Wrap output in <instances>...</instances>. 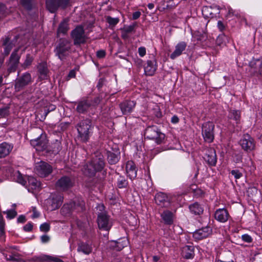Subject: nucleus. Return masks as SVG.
I'll return each instance as SVG.
<instances>
[{"mask_svg":"<svg viewBox=\"0 0 262 262\" xmlns=\"http://www.w3.org/2000/svg\"><path fill=\"white\" fill-rule=\"evenodd\" d=\"M92 129L91 122L89 120H83L78 124V136L82 142L89 140Z\"/></svg>","mask_w":262,"mask_h":262,"instance_id":"nucleus-2","label":"nucleus"},{"mask_svg":"<svg viewBox=\"0 0 262 262\" xmlns=\"http://www.w3.org/2000/svg\"><path fill=\"white\" fill-rule=\"evenodd\" d=\"M217 27L220 31H223L225 29V25L221 20H219L217 22Z\"/></svg>","mask_w":262,"mask_h":262,"instance_id":"nucleus-59","label":"nucleus"},{"mask_svg":"<svg viewBox=\"0 0 262 262\" xmlns=\"http://www.w3.org/2000/svg\"><path fill=\"white\" fill-rule=\"evenodd\" d=\"M106 21L111 28L115 27L120 21L118 17H112L110 16L106 17Z\"/></svg>","mask_w":262,"mask_h":262,"instance_id":"nucleus-37","label":"nucleus"},{"mask_svg":"<svg viewBox=\"0 0 262 262\" xmlns=\"http://www.w3.org/2000/svg\"><path fill=\"white\" fill-rule=\"evenodd\" d=\"M47 259L50 260L55 262H64L62 260L56 256H47Z\"/></svg>","mask_w":262,"mask_h":262,"instance_id":"nucleus-55","label":"nucleus"},{"mask_svg":"<svg viewBox=\"0 0 262 262\" xmlns=\"http://www.w3.org/2000/svg\"><path fill=\"white\" fill-rule=\"evenodd\" d=\"M239 143L245 150L251 151L254 149L255 144L253 139L248 134L244 135Z\"/></svg>","mask_w":262,"mask_h":262,"instance_id":"nucleus-13","label":"nucleus"},{"mask_svg":"<svg viewBox=\"0 0 262 262\" xmlns=\"http://www.w3.org/2000/svg\"><path fill=\"white\" fill-rule=\"evenodd\" d=\"M63 202V196L57 193H52L46 200V204L48 210L53 211L60 207Z\"/></svg>","mask_w":262,"mask_h":262,"instance_id":"nucleus-4","label":"nucleus"},{"mask_svg":"<svg viewBox=\"0 0 262 262\" xmlns=\"http://www.w3.org/2000/svg\"><path fill=\"white\" fill-rule=\"evenodd\" d=\"M105 56V52L104 50H99L97 52V56L99 58H103Z\"/></svg>","mask_w":262,"mask_h":262,"instance_id":"nucleus-60","label":"nucleus"},{"mask_svg":"<svg viewBox=\"0 0 262 262\" xmlns=\"http://www.w3.org/2000/svg\"><path fill=\"white\" fill-rule=\"evenodd\" d=\"M71 36L74 40L75 45H80L84 43L86 40L83 28L82 26H77L71 32Z\"/></svg>","mask_w":262,"mask_h":262,"instance_id":"nucleus-7","label":"nucleus"},{"mask_svg":"<svg viewBox=\"0 0 262 262\" xmlns=\"http://www.w3.org/2000/svg\"><path fill=\"white\" fill-rule=\"evenodd\" d=\"M136 23H134L129 26H125L122 29L123 32H125L126 33H129L133 32L135 28L136 27Z\"/></svg>","mask_w":262,"mask_h":262,"instance_id":"nucleus-43","label":"nucleus"},{"mask_svg":"<svg viewBox=\"0 0 262 262\" xmlns=\"http://www.w3.org/2000/svg\"><path fill=\"white\" fill-rule=\"evenodd\" d=\"M136 105L134 101H125L119 105L123 115H127L130 113Z\"/></svg>","mask_w":262,"mask_h":262,"instance_id":"nucleus-19","label":"nucleus"},{"mask_svg":"<svg viewBox=\"0 0 262 262\" xmlns=\"http://www.w3.org/2000/svg\"><path fill=\"white\" fill-rule=\"evenodd\" d=\"M138 53L141 57H143L146 54V49L144 47H140L138 49Z\"/></svg>","mask_w":262,"mask_h":262,"instance_id":"nucleus-58","label":"nucleus"},{"mask_svg":"<svg viewBox=\"0 0 262 262\" xmlns=\"http://www.w3.org/2000/svg\"><path fill=\"white\" fill-rule=\"evenodd\" d=\"M47 259L50 260L55 262H64L62 260L56 256H47Z\"/></svg>","mask_w":262,"mask_h":262,"instance_id":"nucleus-53","label":"nucleus"},{"mask_svg":"<svg viewBox=\"0 0 262 262\" xmlns=\"http://www.w3.org/2000/svg\"><path fill=\"white\" fill-rule=\"evenodd\" d=\"M229 216L228 211L224 208L217 209L214 213V218L221 223L227 222Z\"/></svg>","mask_w":262,"mask_h":262,"instance_id":"nucleus-18","label":"nucleus"},{"mask_svg":"<svg viewBox=\"0 0 262 262\" xmlns=\"http://www.w3.org/2000/svg\"><path fill=\"white\" fill-rule=\"evenodd\" d=\"M71 42L67 39H62L56 48V54L60 60H63L69 55Z\"/></svg>","mask_w":262,"mask_h":262,"instance_id":"nucleus-5","label":"nucleus"},{"mask_svg":"<svg viewBox=\"0 0 262 262\" xmlns=\"http://www.w3.org/2000/svg\"><path fill=\"white\" fill-rule=\"evenodd\" d=\"M31 81V76L29 73H26L21 77L17 79L15 84L16 91H19L26 85L29 84Z\"/></svg>","mask_w":262,"mask_h":262,"instance_id":"nucleus-14","label":"nucleus"},{"mask_svg":"<svg viewBox=\"0 0 262 262\" xmlns=\"http://www.w3.org/2000/svg\"><path fill=\"white\" fill-rule=\"evenodd\" d=\"M108 161L111 164H115L119 161V156L112 152H109L107 156Z\"/></svg>","mask_w":262,"mask_h":262,"instance_id":"nucleus-38","label":"nucleus"},{"mask_svg":"<svg viewBox=\"0 0 262 262\" xmlns=\"http://www.w3.org/2000/svg\"><path fill=\"white\" fill-rule=\"evenodd\" d=\"M30 143L36 150L42 151L47 148L48 141L46 135L41 133L39 137L31 140Z\"/></svg>","mask_w":262,"mask_h":262,"instance_id":"nucleus-10","label":"nucleus"},{"mask_svg":"<svg viewBox=\"0 0 262 262\" xmlns=\"http://www.w3.org/2000/svg\"><path fill=\"white\" fill-rule=\"evenodd\" d=\"M33 61V58L30 55H27L26 59L24 63V66L27 67L29 66Z\"/></svg>","mask_w":262,"mask_h":262,"instance_id":"nucleus-46","label":"nucleus"},{"mask_svg":"<svg viewBox=\"0 0 262 262\" xmlns=\"http://www.w3.org/2000/svg\"><path fill=\"white\" fill-rule=\"evenodd\" d=\"M189 210L192 213L199 215L203 212V208L198 203H194L189 206Z\"/></svg>","mask_w":262,"mask_h":262,"instance_id":"nucleus-31","label":"nucleus"},{"mask_svg":"<svg viewBox=\"0 0 262 262\" xmlns=\"http://www.w3.org/2000/svg\"><path fill=\"white\" fill-rule=\"evenodd\" d=\"M141 13L139 11H136L133 14V19L136 20L140 17Z\"/></svg>","mask_w":262,"mask_h":262,"instance_id":"nucleus-62","label":"nucleus"},{"mask_svg":"<svg viewBox=\"0 0 262 262\" xmlns=\"http://www.w3.org/2000/svg\"><path fill=\"white\" fill-rule=\"evenodd\" d=\"M52 167L48 163L40 161L36 163L34 170L35 173L40 177H45L52 171Z\"/></svg>","mask_w":262,"mask_h":262,"instance_id":"nucleus-6","label":"nucleus"},{"mask_svg":"<svg viewBox=\"0 0 262 262\" xmlns=\"http://www.w3.org/2000/svg\"><path fill=\"white\" fill-rule=\"evenodd\" d=\"M47 259L50 260L55 262H64L62 260L56 256H47Z\"/></svg>","mask_w":262,"mask_h":262,"instance_id":"nucleus-52","label":"nucleus"},{"mask_svg":"<svg viewBox=\"0 0 262 262\" xmlns=\"http://www.w3.org/2000/svg\"><path fill=\"white\" fill-rule=\"evenodd\" d=\"M231 173L236 179H238L241 178L243 174L238 170H232Z\"/></svg>","mask_w":262,"mask_h":262,"instance_id":"nucleus-49","label":"nucleus"},{"mask_svg":"<svg viewBox=\"0 0 262 262\" xmlns=\"http://www.w3.org/2000/svg\"><path fill=\"white\" fill-rule=\"evenodd\" d=\"M93 248L91 244L86 242H80L78 245L77 251L88 255L92 251Z\"/></svg>","mask_w":262,"mask_h":262,"instance_id":"nucleus-27","label":"nucleus"},{"mask_svg":"<svg viewBox=\"0 0 262 262\" xmlns=\"http://www.w3.org/2000/svg\"><path fill=\"white\" fill-rule=\"evenodd\" d=\"M38 70L39 73V78L41 79H47L48 71L46 64H39L38 66Z\"/></svg>","mask_w":262,"mask_h":262,"instance_id":"nucleus-32","label":"nucleus"},{"mask_svg":"<svg viewBox=\"0 0 262 262\" xmlns=\"http://www.w3.org/2000/svg\"><path fill=\"white\" fill-rule=\"evenodd\" d=\"M13 148V145L7 142L0 144V158H4L9 155Z\"/></svg>","mask_w":262,"mask_h":262,"instance_id":"nucleus-23","label":"nucleus"},{"mask_svg":"<svg viewBox=\"0 0 262 262\" xmlns=\"http://www.w3.org/2000/svg\"><path fill=\"white\" fill-rule=\"evenodd\" d=\"M9 114V107H4L0 108V118L6 117Z\"/></svg>","mask_w":262,"mask_h":262,"instance_id":"nucleus-45","label":"nucleus"},{"mask_svg":"<svg viewBox=\"0 0 262 262\" xmlns=\"http://www.w3.org/2000/svg\"><path fill=\"white\" fill-rule=\"evenodd\" d=\"M144 136L147 139L155 140L158 144H160L165 138V135L156 126L147 127L144 132Z\"/></svg>","mask_w":262,"mask_h":262,"instance_id":"nucleus-3","label":"nucleus"},{"mask_svg":"<svg viewBox=\"0 0 262 262\" xmlns=\"http://www.w3.org/2000/svg\"><path fill=\"white\" fill-rule=\"evenodd\" d=\"M69 29V25L68 24V20H64L62 21L59 26L57 33L58 35L61 34L64 35L66 34Z\"/></svg>","mask_w":262,"mask_h":262,"instance_id":"nucleus-35","label":"nucleus"},{"mask_svg":"<svg viewBox=\"0 0 262 262\" xmlns=\"http://www.w3.org/2000/svg\"><path fill=\"white\" fill-rule=\"evenodd\" d=\"M28 176H23L19 171H16L14 175V179L18 183L25 186L27 184Z\"/></svg>","mask_w":262,"mask_h":262,"instance_id":"nucleus-34","label":"nucleus"},{"mask_svg":"<svg viewBox=\"0 0 262 262\" xmlns=\"http://www.w3.org/2000/svg\"><path fill=\"white\" fill-rule=\"evenodd\" d=\"M5 223L3 216L0 215V230H5Z\"/></svg>","mask_w":262,"mask_h":262,"instance_id":"nucleus-57","label":"nucleus"},{"mask_svg":"<svg viewBox=\"0 0 262 262\" xmlns=\"http://www.w3.org/2000/svg\"><path fill=\"white\" fill-rule=\"evenodd\" d=\"M74 181L69 177L63 176L56 183L57 188L63 190H67L73 187Z\"/></svg>","mask_w":262,"mask_h":262,"instance_id":"nucleus-12","label":"nucleus"},{"mask_svg":"<svg viewBox=\"0 0 262 262\" xmlns=\"http://www.w3.org/2000/svg\"><path fill=\"white\" fill-rule=\"evenodd\" d=\"M39 216V213L38 212L35 207L33 208V214L31 215L32 219L37 218Z\"/></svg>","mask_w":262,"mask_h":262,"instance_id":"nucleus-61","label":"nucleus"},{"mask_svg":"<svg viewBox=\"0 0 262 262\" xmlns=\"http://www.w3.org/2000/svg\"><path fill=\"white\" fill-rule=\"evenodd\" d=\"M9 41V38H6L3 45L5 46L4 49V53L6 55H8L12 49V46L10 45H7V43Z\"/></svg>","mask_w":262,"mask_h":262,"instance_id":"nucleus-41","label":"nucleus"},{"mask_svg":"<svg viewBox=\"0 0 262 262\" xmlns=\"http://www.w3.org/2000/svg\"><path fill=\"white\" fill-rule=\"evenodd\" d=\"M47 259L50 260L55 262H64L62 260L56 256H47Z\"/></svg>","mask_w":262,"mask_h":262,"instance_id":"nucleus-54","label":"nucleus"},{"mask_svg":"<svg viewBox=\"0 0 262 262\" xmlns=\"http://www.w3.org/2000/svg\"><path fill=\"white\" fill-rule=\"evenodd\" d=\"M183 256L186 259L192 258L194 256V248L191 246H186L183 248Z\"/></svg>","mask_w":262,"mask_h":262,"instance_id":"nucleus-28","label":"nucleus"},{"mask_svg":"<svg viewBox=\"0 0 262 262\" xmlns=\"http://www.w3.org/2000/svg\"><path fill=\"white\" fill-rule=\"evenodd\" d=\"M33 225L31 223L27 224L24 227V229L25 231L29 232L32 230Z\"/></svg>","mask_w":262,"mask_h":262,"instance_id":"nucleus-56","label":"nucleus"},{"mask_svg":"<svg viewBox=\"0 0 262 262\" xmlns=\"http://www.w3.org/2000/svg\"><path fill=\"white\" fill-rule=\"evenodd\" d=\"M69 2V0H47L46 6L49 11L54 13L59 7L66 8Z\"/></svg>","mask_w":262,"mask_h":262,"instance_id":"nucleus-9","label":"nucleus"},{"mask_svg":"<svg viewBox=\"0 0 262 262\" xmlns=\"http://www.w3.org/2000/svg\"><path fill=\"white\" fill-rule=\"evenodd\" d=\"M17 50L14 51L10 56L9 68L8 69L9 72L15 71L17 67L19 60V56L17 54Z\"/></svg>","mask_w":262,"mask_h":262,"instance_id":"nucleus-22","label":"nucleus"},{"mask_svg":"<svg viewBox=\"0 0 262 262\" xmlns=\"http://www.w3.org/2000/svg\"><path fill=\"white\" fill-rule=\"evenodd\" d=\"M90 106V103L88 101H81L78 103L76 110L79 113H84Z\"/></svg>","mask_w":262,"mask_h":262,"instance_id":"nucleus-29","label":"nucleus"},{"mask_svg":"<svg viewBox=\"0 0 262 262\" xmlns=\"http://www.w3.org/2000/svg\"><path fill=\"white\" fill-rule=\"evenodd\" d=\"M126 171L128 176L130 179L137 177V169L135 163L132 161H128L126 165Z\"/></svg>","mask_w":262,"mask_h":262,"instance_id":"nucleus-25","label":"nucleus"},{"mask_svg":"<svg viewBox=\"0 0 262 262\" xmlns=\"http://www.w3.org/2000/svg\"><path fill=\"white\" fill-rule=\"evenodd\" d=\"M228 117L230 119L234 120L236 124H238L240 123L241 112L237 110H231L229 113Z\"/></svg>","mask_w":262,"mask_h":262,"instance_id":"nucleus-33","label":"nucleus"},{"mask_svg":"<svg viewBox=\"0 0 262 262\" xmlns=\"http://www.w3.org/2000/svg\"><path fill=\"white\" fill-rule=\"evenodd\" d=\"M50 226L48 223H45L40 226V230L43 232H48L50 230Z\"/></svg>","mask_w":262,"mask_h":262,"instance_id":"nucleus-47","label":"nucleus"},{"mask_svg":"<svg viewBox=\"0 0 262 262\" xmlns=\"http://www.w3.org/2000/svg\"><path fill=\"white\" fill-rule=\"evenodd\" d=\"M5 239V230H0V240L4 241Z\"/></svg>","mask_w":262,"mask_h":262,"instance_id":"nucleus-64","label":"nucleus"},{"mask_svg":"<svg viewBox=\"0 0 262 262\" xmlns=\"http://www.w3.org/2000/svg\"><path fill=\"white\" fill-rule=\"evenodd\" d=\"M250 71L253 75H259L262 69V60L259 59H252L249 62Z\"/></svg>","mask_w":262,"mask_h":262,"instance_id":"nucleus-15","label":"nucleus"},{"mask_svg":"<svg viewBox=\"0 0 262 262\" xmlns=\"http://www.w3.org/2000/svg\"><path fill=\"white\" fill-rule=\"evenodd\" d=\"M214 125L212 122H206L203 125L202 135L206 142L211 143L213 141L214 139Z\"/></svg>","mask_w":262,"mask_h":262,"instance_id":"nucleus-8","label":"nucleus"},{"mask_svg":"<svg viewBox=\"0 0 262 262\" xmlns=\"http://www.w3.org/2000/svg\"><path fill=\"white\" fill-rule=\"evenodd\" d=\"M156 69V61L155 60H148L146 65L144 67V72L146 75L152 76L154 74Z\"/></svg>","mask_w":262,"mask_h":262,"instance_id":"nucleus-26","label":"nucleus"},{"mask_svg":"<svg viewBox=\"0 0 262 262\" xmlns=\"http://www.w3.org/2000/svg\"><path fill=\"white\" fill-rule=\"evenodd\" d=\"M104 162L103 156L99 152L95 154L92 161L85 166L83 173L86 176L92 177L97 171H101L104 167Z\"/></svg>","mask_w":262,"mask_h":262,"instance_id":"nucleus-1","label":"nucleus"},{"mask_svg":"<svg viewBox=\"0 0 262 262\" xmlns=\"http://www.w3.org/2000/svg\"><path fill=\"white\" fill-rule=\"evenodd\" d=\"M241 238L243 241L248 243H250L252 242V238L248 234L242 235Z\"/></svg>","mask_w":262,"mask_h":262,"instance_id":"nucleus-48","label":"nucleus"},{"mask_svg":"<svg viewBox=\"0 0 262 262\" xmlns=\"http://www.w3.org/2000/svg\"><path fill=\"white\" fill-rule=\"evenodd\" d=\"M161 217L165 223L166 224L170 225L173 223V214L171 212L168 210L164 211L161 214Z\"/></svg>","mask_w":262,"mask_h":262,"instance_id":"nucleus-30","label":"nucleus"},{"mask_svg":"<svg viewBox=\"0 0 262 262\" xmlns=\"http://www.w3.org/2000/svg\"><path fill=\"white\" fill-rule=\"evenodd\" d=\"M204 159L210 166H215L217 162L215 150L213 148L207 149Z\"/></svg>","mask_w":262,"mask_h":262,"instance_id":"nucleus-20","label":"nucleus"},{"mask_svg":"<svg viewBox=\"0 0 262 262\" xmlns=\"http://www.w3.org/2000/svg\"><path fill=\"white\" fill-rule=\"evenodd\" d=\"M226 38L225 35L224 34H222L220 35L217 39H216V42L217 45L221 46L223 43V40Z\"/></svg>","mask_w":262,"mask_h":262,"instance_id":"nucleus-51","label":"nucleus"},{"mask_svg":"<svg viewBox=\"0 0 262 262\" xmlns=\"http://www.w3.org/2000/svg\"><path fill=\"white\" fill-rule=\"evenodd\" d=\"M128 244V241L124 239L121 242H117L116 243V249L117 250H121L124 247L126 246Z\"/></svg>","mask_w":262,"mask_h":262,"instance_id":"nucleus-44","label":"nucleus"},{"mask_svg":"<svg viewBox=\"0 0 262 262\" xmlns=\"http://www.w3.org/2000/svg\"><path fill=\"white\" fill-rule=\"evenodd\" d=\"M98 225L100 228L108 230L111 227L107 216L103 213H100L98 216Z\"/></svg>","mask_w":262,"mask_h":262,"instance_id":"nucleus-16","label":"nucleus"},{"mask_svg":"<svg viewBox=\"0 0 262 262\" xmlns=\"http://www.w3.org/2000/svg\"><path fill=\"white\" fill-rule=\"evenodd\" d=\"M156 203L161 207H168L171 203L170 195L161 192H158L155 196Z\"/></svg>","mask_w":262,"mask_h":262,"instance_id":"nucleus-11","label":"nucleus"},{"mask_svg":"<svg viewBox=\"0 0 262 262\" xmlns=\"http://www.w3.org/2000/svg\"><path fill=\"white\" fill-rule=\"evenodd\" d=\"M49 239L50 237L47 235H42L41 237V240L42 243H47L49 241Z\"/></svg>","mask_w":262,"mask_h":262,"instance_id":"nucleus-63","label":"nucleus"},{"mask_svg":"<svg viewBox=\"0 0 262 262\" xmlns=\"http://www.w3.org/2000/svg\"><path fill=\"white\" fill-rule=\"evenodd\" d=\"M77 206L75 202L65 204L61 209V213L64 216L69 215L73 210L76 209Z\"/></svg>","mask_w":262,"mask_h":262,"instance_id":"nucleus-24","label":"nucleus"},{"mask_svg":"<svg viewBox=\"0 0 262 262\" xmlns=\"http://www.w3.org/2000/svg\"><path fill=\"white\" fill-rule=\"evenodd\" d=\"M257 193V189L255 187H249L247 190L248 195L251 198H253Z\"/></svg>","mask_w":262,"mask_h":262,"instance_id":"nucleus-40","label":"nucleus"},{"mask_svg":"<svg viewBox=\"0 0 262 262\" xmlns=\"http://www.w3.org/2000/svg\"><path fill=\"white\" fill-rule=\"evenodd\" d=\"M27 180L29 184L32 187V189H36L40 186L39 182L34 177L28 176Z\"/></svg>","mask_w":262,"mask_h":262,"instance_id":"nucleus-36","label":"nucleus"},{"mask_svg":"<svg viewBox=\"0 0 262 262\" xmlns=\"http://www.w3.org/2000/svg\"><path fill=\"white\" fill-rule=\"evenodd\" d=\"M187 47V43L185 41H180L175 46L174 51L170 54V57L172 59H174L180 56L185 50Z\"/></svg>","mask_w":262,"mask_h":262,"instance_id":"nucleus-17","label":"nucleus"},{"mask_svg":"<svg viewBox=\"0 0 262 262\" xmlns=\"http://www.w3.org/2000/svg\"><path fill=\"white\" fill-rule=\"evenodd\" d=\"M20 2L24 7L28 9L31 8L30 0H20Z\"/></svg>","mask_w":262,"mask_h":262,"instance_id":"nucleus-50","label":"nucleus"},{"mask_svg":"<svg viewBox=\"0 0 262 262\" xmlns=\"http://www.w3.org/2000/svg\"><path fill=\"white\" fill-rule=\"evenodd\" d=\"M117 185L120 188H124L127 186V182L124 177H119L117 181Z\"/></svg>","mask_w":262,"mask_h":262,"instance_id":"nucleus-39","label":"nucleus"},{"mask_svg":"<svg viewBox=\"0 0 262 262\" xmlns=\"http://www.w3.org/2000/svg\"><path fill=\"white\" fill-rule=\"evenodd\" d=\"M210 233V228L206 227L195 231L193 234V236L196 240H201L208 237Z\"/></svg>","mask_w":262,"mask_h":262,"instance_id":"nucleus-21","label":"nucleus"},{"mask_svg":"<svg viewBox=\"0 0 262 262\" xmlns=\"http://www.w3.org/2000/svg\"><path fill=\"white\" fill-rule=\"evenodd\" d=\"M4 213L7 214V217L9 219H13L17 215L16 211L14 209H11V210H8L6 211H4Z\"/></svg>","mask_w":262,"mask_h":262,"instance_id":"nucleus-42","label":"nucleus"}]
</instances>
